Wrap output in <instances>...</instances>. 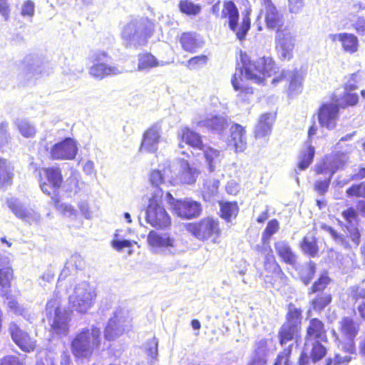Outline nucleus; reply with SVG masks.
<instances>
[{
  "label": "nucleus",
  "instance_id": "1",
  "mask_svg": "<svg viewBox=\"0 0 365 365\" xmlns=\"http://www.w3.org/2000/svg\"><path fill=\"white\" fill-rule=\"evenodd\" d=\"M242 68L236 72L232 78V85L237 91L245 92L247 94H252V89L248 87H244L241 82L242 76L251 80L255 83H264L266 77H269L277 73V68L272 58L262 57L256 60L246 62L245 57H242Z\"/></svg>",
  "mask_w": 365,
  "mask_h": 365
},
{
  "label": "nucleus",
  "instance_id": "2",
  "mask_svg": "<svg viewBox=\"0 0 365 365\" xmlns=\"http://www.w3.org/2000/svg\"><path fill=\"white\" fill-rule=\"evenodd\" d=\"M342 216L346 221V234L344 235L338 233L331 227L325 225L324 230H326L335 241V242L346 250L356 248L360 244L361 235L358 228L356 227L357 222V212L353 207H349L343 211Z\"/></svg>",
  "mask_w": 365,
  "mask_h": 365
},
{
  "label": "nucleus",
  "instance_id": "3",
  "mask_svg": "<svg viewBox=\"0 0 365 365\" xmlns=\"http://www.w3.org/2000/svg\"><path fill=\"white\" fill-rule=\"evenodd\" d=\"M152 34V24L148 19H135L123 29L121 37L127 48L140 47L146 45Z\"/></svg>",
  "mask_w": 365,
  "mask_h": 365
},
{
  "label": "nucleus",
  "instance_id": "4",
  "mask_svg": "<svg viewBox=\"0 0 365 365\" xmlns=\"http://www.w3.org/2000/svg\"><path fill=\"white\" fill-rule=\"evenodd\" d=\"M100 329L96 327L83 329L71 341V351L77 359H89L100 344Z\"/></svg>",
  "mask_w": 365,
  "mask_h": 365
},
{
  "label": "nucleus",
  "instance_id": "5",
  "mask_svg": "<svg viewBox=\"0 0 365 365\" xmlns=\"http://www.w3.org/2000/svg\"><path fill=\"white\" fill-rule=\"evenodd\" d=\"M96 293L94 287L88 282L82 281L76 284L68 294L71 308L79 314H86L94 305Z\"/></svg>",
  "mask_w": 365,
  "mask_h": 365
},
{
  "label": "nucleus",
  "instance_id": "6",
  "mask_svg": "<svg viewBox=\"0 0 365 365\" xmlns=\"http://www.w3.org/2000/svg\"><path fill=\"white\" fill-rule=\"evenodd\" d=\"M46 313L53 332L60 336H66L69 331L71 313L60 307L57 296L47 302Z\"/></svg>",
  "mask_w": 365,
  "mask_h": 365
},
{
  "label": "nucleus",
  "instance_id": "7",
  "mask_svg": "<svg viewBox=\"0 0 365 365\" xmlns=\"http://www.w3.org/2000/svg\"><path fill=\"white\" fill-rule=\"evenodd\" d=\"M147 242L152 250L156 253L176 255L185 250V247L180 240L170 237L166 233L150 231L148 235Z\"/></svg>",
  "mask_w": 365,
  "mask_h": 365
},
{
  "label": "nucleus",
  "instance_id": "8",
  "mask_svg": "<svg viewBox=\"0 0 365 365\" xmlns=\"http://www.w3.org/2000/svg\"><path fill=\"white\" fill-rule=\"evenodd\" d=\"M187 230L198 240H210L213 243H216L221 235L218 220L211 217H204L197 222L188 224Z\"/></svg>",
  "mask_w": 365,
  "mask_h": 365
},
{
  "label": "nucleus",
  "instance_id": "9",
  "mask_svg": "<svg viewBox=\"0 0 365 365\" xmlns=\"http://www.w3.org/2000/svg\"><path fill=\"white\" fill-rule=\"evenodd\" d=\"M222 18L228 19L230 29L235 34L239 40L245 39L250 29V19L248 15L243 16L241 24H239L238 9L233 1H227L224 2Z\"/></svg>",
  "mask_w": 365,
  "mask_h": 365
},
{
  "label": "nucleus",
  "instance_id": "10",
  "mask_svg": "<svg viewBox=\"0 0 365 365\" xmlns=\"http://www.w3.org/2000/svg\"><path fill=\"white\" fill-rule=\"evenodd\" d=\"M132 318L128 309L118 308L105 328V338L113 340L131 328Z\"/></svg>",
  "mask_w": 365,
  "mask_h": 365
},
{
  "label": "nucleus",
  "instance_id": "11",
  "mask_svg": "<svg viewBox=\"0 0 365 365\" xmlns=\"http://www.w3.org/2000/svg\"><path fill=\"white\" fill-rule=\"evenodd\" d=\"M162 197H152L146 210V221L155 228H165L170 225V217L162 205Z\"/></svg>",
  "mask_w": 365,
  "mask_h": 365
},
{
  "label": "nucleus",
  "instance_id": "12",
  "mask_svg": "<svg viewBox=\"0 0 365 365\" xmlns=\"http://www.w3.org/2000/svg\"><path fill=\"white\" fill-rule=\"evenodd\" d=\"M91 58L93 65L90 68L89 73L96 79H103L105 77L118 75L123 72L121 68L106 64V62L109 58V56L104 51H96Z\"/></svg>",
  "mask_w": 365,
  "mask_h": 365
},
{
  "label": "nucleus",
  "instance_id": "13",
  "mask_svg": "<svg viewBox=\"0 0 365 365\" xmlns=\"http://www.w3.org/2000/svg\"><path fill=\"white\" fill-rule=\"evenodd\" d=\"M274 41L279 58L282 61L292 59L295 46V37L290 28L284 26L282 29L277 30Z\"/></svg>",
  "mask_w": 365,
  "mask_h": 365
},
{
  "label": "nucleus",
  "instance_id": "14",
  "mask_svg": "<svg viewBox=\"0 0 365 365\" xmlns=\"http://www.w3.org/2000/svg\"><path fill=\"white\" fill-rule=\"evenodd\" d=\"M38 175L40 187L48 195L56 192L61 185L63 179L58 168H42L38 171Z\"/></svg>",
  "mask_w": 365,
  "mask_h": 365
},
{
  "label": "nucleus",
  "instance_id": "15",
  "mask_svg": "<svg viewBox=\"0 0 365 365\" xmlns=\"http://www.w3.org/2000/svg\"><path fill=\"white\" fill-rule=\"evenodd\" d=\"M304 76L301 71L297 69L282 71L277 77H274L272 83L275 84L281 81H286L289 83L287 93L290 97L295 96L302 91V82Z\"/></svg>",
  "mask_w": 365,
  "mask_h": 365
},
{
  "label": "nucleus",
  "instance_id": "16",
  "mask_svg": "<svg viewBox=\"0 0 365 365\" xmlns=\"http://www.w3.org/2000/svg\"><path fill=\"white\" fill-rule=\"evenodd\" d=\"M262 9L260 15L264 18L266 26L269 29H282L284 16L271 0H261Z\"/></svg>",
  "mask_w": 365,
  "mask_h": 365
},
{
  "label": "nucleus",
  "instance_id": "17",
  "mask_svg": "<svg viewBox=\"0 0 365 365\" xmlns=\"http://www.w3.org/2000/svg\"><path fill=\"white\" fill-rule=\"evenodd\" d=\"M347 160V155L343 153L331 154L318 163L315 170L317 174L329 175V178H331L337 170L343 168Z\"/></svg>",
  "mask_w": 365,
  "mask_h": 365
},
{
  "label": "nucleus",
  "instance_id": "18",
  "mask_svg": "<svg viewBox=\"0 0 365 365\" xmlns=\"http://www.w3.org/2000/svg\"><path fill=\"white\" fill-rule=\"evenodd\" d=\"M200 174L199 170L188 163L187 160L179 161V170L175 177L171 176L169 184L176 185L178 183L192 185L196 182Z\"/></svg>",
  "mask_w": 365,
  "mask_h": 365
},
{
  "label": "nucleus",
  "instance_id": "19",
  "mask_svg": "<svg viewBox=\"0 0 365 365\" xmlns=\"http://www.w3.org/2000/svg\"><path fill=\"white\" fill-rule=\"evenodd\" d=\"M161 134L162 128L159 123L150 126L143 133L140 151L151 153L156 152L161 139Z\"/></svg>",
  "mask_w": 365,
  "mask_h": 365
},
{
  "label": "nucleus",
  "instance_id": "20",
  "mask_svg": "<svg viewBox=\"0 0 365 365\" xmlns=\"http://www.w3.org/2000/svg\"><path fill=\"white\" fill-rule=\"evenodd\" d=\"M299 329L291 326L289 324H284L279 332V341L282 346H285L288 344L287 348L279 353L277 356L284 355L287 359V365H292L289 358L292 353V347L297 343V336Z\"/></svg>",
  "mask_w": 365,
  "mask_h": 365
},
{
  "label": "nucleus",
  "instance_id": "21",
  "mask_svg": "<svg viewBox=\"0 0 365 365\" xmlns=\"http://www.w3.org/2000/svg\"><path fill=\"white\" fill-rule=\"evenodd\" d=\"M9 331L14 342L24 351L31 352L36 347V340L21 329L16 323H11Z\"/></svg>",
  "mask_w": 365,
  "mask_h": 365
},
{
  "label": "nucleus",
  "instance_id": "22",
  "mask_svg": "<svg viewBox=\"0 0 365 365\" xmlns=\"http://www.w3.org/2000/svg\"><path fill=\"white\" fill-rule=\"evenodd\" d=\"M77 152L76 143L72 138H68L53 146L51 156L55 160H72Z\"/></svg>",
  "mask_w": 365,
  "mask_h": 365
},
{
  "label": "nucleus",
  "instance_id": "23",
  "mask_svg": "<svg viewBox=\"0 0 365 365\" xmlns=\"http://www.w3.org/2000/svg\"><path fill=\"white\" fill-rule=\"evenodd\" d=\"M175 213L182 219L190 220L201 215L202 205L200 202L191 199L177 201L174 207Z\"/></svg>",
  "mask_w": 365,
  "mask_h": 365
},
{
  "label": "nucleus",
  "instance_id": "24",
  "mask_svg": "<svg viewBox=\"0 0 365 365\" xmlns=\"http://www.w3.org/2000/svg\"><path fill=\"white\" fill-rule=\"evenodd\" d=\"M339 106L336 103H324L318 112V120L322 127L329 130L333 129L336 125Z\"/></svg>",
  "mask_w": 365,
  "mask_h": 365
},
{
  "label": "nucleus",
  "instance_id": "25",
  "mask_svg": "<svg viewBox=\"0 0 365 365\" xmlns=\"http://www.w3.org/2000/svg\"><path fill=\"white\" fill-rule=\"evenodd\" d=\"M199 127H204L211 132L221 134L229 126L228 120L223 115L207 114L205 118L199 120H195Z\"/></svg>",
  "mask_w": 365,
  "mask_h": 365
},
{
  "label": "nucleus",
  "instance_id": "26",
  "mask_svg": "<svg viewBox=\"0 0 365 365\" xmlns=\"http://www.w3.org/2000/svg\"><path fill=\"white\" fill-rule=\"evenodd\" d=\"M7 204L15 215L29 222V224L37 223L41 218L38 213L34 210L27 209L16 198H11L7 200Z\"/></svg>",
  "mask_w": 365,
  "mask_h": 365
},
{
  "label": "nucleus",
  "instance_id": "27",
  "mask_svg": "<svg viewBox=\"0 0 365 365\" xmlns=\"http://www.w3.org/2000/svg\"><path fill=\"white\" fill-rule=\"evenodd\" d=\"M317 341H327L326 331L322 321L318 319H312L307 329L305 350L303 352L307 354L309 343Z\"/></svg>",
  "mask_w": 365,
  "mask_h": 365
},
{
  "label": "nucleus",
  "instance_id": "28",
  "mask_svg": "<svg viewBox=\"0 0 365 365\" xmlns=\"http://www.w3.org/2000/svg\"><path fill=\"white\" fill-rule=\"evenodd\" d=\"M170 173V170L168 168L164 169L163 173L159 170H153L150 171L148 175V180L154 190L152 197L157 198L163 197V191L160 186L167 182L169 183V180L171 179V176H168V173Z\"/></svg>",
  "mask_w": 365,
  "mask_h": 365
},
{
  "label": "nucleus",
  "instance_id": "29",
  "mask_svg": "<svg viewBox=\"0 0 365 365\" xmlns=\"http://www.w3.org/2000/svg\"><path fill=\"white\" fill-rule=\"evenodd\" d=\"M229 145L232 146L236 152H242L247 147L246 130L241 125L235 123L230 128Z\"/></svg>",
  "mask_w": 365,
  "mask_h": 365
},
{
  "label": "nucleus",
  "instance_id": "30",
  "mask_svg": "<svg viewBox=\"0 0 365 365\" xmlns=\"http://www.w3.org/2000/svg\"><path fill=\"white\" fill-rule=\"evenodd\" d=\"M180 43L182 48L187 52L194 53L204 46L201 36L195 32H185L181 34Z\"/></svg>",
  "mask_w": 365,
  "mask_h": 365
},
{
  "label": "nucleus",
  "instance_id": "31",
  "mask_svg": "<svg viewBox=\"0 0 365 365\" xmlns=\"http://www.w3.org/2000/svg\"><path fill=\"white\" fill-rule=\"evenodd\" d=\"M330 38L333 41H339L341 42L344 51L349 53H354L357 51L359 47V41L357 37L349 33H339L330 34Z\"/></svg>",
  "mask_w": 365,
  "mask_h": 365
},
{
  "label": "nucleus",
  "instance_id": "32",
  "mask_svg": "<svg viewBox=\"0 0 365 365\" xmlns=\"http://www.w3.org/2000/svg\"><path fill=\"white\" fill-rule=\"evenodd\" d=\"M178 138L180 139L179 146L182 148V143H185L193 148L199 149L204 148V144L200 135L190 128L185 127L178 132Z\"/></svg>",
  "mask_w": 365,
  "mask_h": 365
},
{
  "label": "nucleus",
  "instance_id": "33",
  "mask_svg": "<svg viewBox=\"0 0 365 365\" xmlns=\"http://www.w3.org/2000/svg\"><path fill=\"white\" fill-rule=\"evenodd\" d=\"M275 116L272 113H266L262 114L259 117L258 123L255 127V136L257 138H262L269 135L272 132V128Z\"/></svg>",
  "mask_w": 365,
  "mask_h": 365
},
{
  "label": "nucleus",
  "instance_id": "34",
  "mask_svg": "<svg viewBox=\"0 0 365 365\" xmlns=\"http://www.w3.org/2000/svg\"><path fill=\"white\" fill-rule=\"evenodd\" d=\"M274 248L277 254L283 262L289 264H294L296 262L297 256L287 242L279 240L275 242Z\"/></svg>",
  "mask_w": 365,
  "mask_h": 365
},
{
  "label": "nucleus",
  "instance_id": "35",
  "mask_svg": "<svg viewBox=\"0 0 365 365\" xmlns=\"http://www.w3.org/2000/svg\"><path fill=\"white\" fill-rule=\"evenodd\" d=\"M138 61V71L140 72H148L153 68L166 65V63L159 61L150 53L139 54Z\"/></svg>",
  "mask_w": 365,
  "mask_h": 365
},
{
  "label": "nucleus",
  "instance_id": "36",
  "mask_svg": "<svg viewBox=\"0 0 365 365\" xmlns=\"http://www.w3.org/2000/svg\"><path fill=\"white\" fill-rule=\"evenodd\" d=\"M315 150L310 140H307L301 150L299 156L298 168L301 170H306L313 161Z\"/></svg>",
  "mask_w": 365,
  "mask_h": 365
},
{
  "label": "nucleus",
  "instance_id": "37",
  "mask_svg": "<svg viewBox=\"0 0 365 365\" xmlns=\"http://www.w3.org/2000/svg\"><path fill=\"white\" fill-rule=\"evenodd\" d=\"M200 150H203L204 156L208 165L210 171H214L217 165L220 163L222 158L221 152L205 145H204V148Z\"/></svg>",
  "mask_w": 365,
  "mask_h": 365
},
{
  "label": "nucleus",
  "instance_id": "38",
  "mask_svg": "<svg viewBox=\"0 0 365 365\" xmlns=\"http://www.w3.org/2000/svg\"><path fill=\"white\" fill-rule=\"evenodd\" d=\"M340 330L346 339H355L359 331V325L350 317H344L340 322Z\"/></svg>",
  "mask_w": 365,
  "mask_h": 365
},
{
  "label": "nucleus",
  "instance_id": "39",
  "mask_svg": "<svg viewBox=\"0 0 365 365\" xmlns=\"http://www.w3.org/2000/svg\"><path fill=\"white\" fill-rule=\"evenodd\" d=\"M13 173L6 160L0 158V187L7 186L11 182Z\"/></svg>",
  "mask_w": 365,
  "mask_h": 365
},
{
  "label": "nucleus",
  "instance_id": "40",
  "mask_svg": "<svg viewBox=\"0 0 365 365\" xmlns=\"http://www.w3.org/2000/svg\"><path fill=\"white\" fill-rule=\"evenodd\" d=\"M221 217L230 222L232 217H235L238 213L239 208L236 202H220Z\"/></svg>",
  "mask_w": 365,
  "mask_h": 365
},
{
  "label": "nucleus",
  "instance_id": "41",
  "mask_svg": "<svg viewBox=\"0 0 365 365\" xmlns=\"http://www.w3.org/2000/svg\"><path fill=\"white\" fill-rule=\"evenodd\" d=\"M303 252L309 256L314 257L319 252L317 240L313 236H305L301 245Z\"/></svg>",
  "mask_w": 365,
  "mask_h": 365
},
{
  "label": "nucleus",
  "instance_id": "42",
  "mask_svg": "<svg viewBox=\"0 0 365 365\" xmlns=\"http://www.w3.org/2000/svg\"><path fill=\"white\" fill-rule=\"evenodd\" d=\"M180 11L188 16H196L201 11V6L190 0H181L179 3Z\"/></svg>",
  "mask_w": 365,
  "mask_h": 365
},
{
  "label": "nucleus",
  "instance_id": "43",
  "mask_svg": "<svg viewBox=\"0 0 365 365\" xmlns=\"http://www.w3.org/2000/svg\"><path fill=\"white\" fill-rule=\"evenodd\" d=\"M115 239L111 242V246L117 251H122L124 248H130L136 242L123 239L121 230H116L114 235Z\"/></svg>",
  "mask_w": 365,
  "mask_h": 365
},
{
  "label": "nucleus",
  "instance_id": "44",
  "mask_svg": "<svg viewBox=\"0 0 365 365\" xmlns=\"http://www.w3.org/2000/svg\"><path fill=\"white\" fill-rule=\"evenodd\" d=\"M6 303L11 312L17 315L22 316L26 319H29V314L28 309L19 305L18 302L14 298L11 297H7Z\"/></svg>",
  "mask_w": 365,
  "mask_h": 365
},
{
  "label": "nucleus",
  "instance_id": "45",
  "mask_svg": "<svg viewBox=\"0 0 365 365\" xmlns=\"http://www.w3.org/2000/svg\"><path fill=\"white\" fill-rule=\"evenodd\" d=\"M20 133L26 138H34L36 133L35 126L26 120H21L16 123Z\"/></svg>",
  "mask_w": 365,
  "mask_h": 365
},
{
  "label": "nucleus",
  "instance_id": "46",
  "mask_svg": "<svg viewBox=\"0 0 365 365\" xmlns=\"http://www.w3.org/2000/svg\"><path fill=\"white\" fill-rule=\"evenodd\" d=\"M25 62L26 63V68L25 71L26 76H36L41 73V62L39 59L29 56L26 58Z\"/></svg>",
  "mask_w": 365,
  "mask_h": 365
},
{
  "label": "nucleus",
  "instance_id": "47",
  "mask_svg": "<svg viewBox=\"0 0 365 365\" xmlns=\"http://www.w3.org/2000/svg\"><path fill=\"white\" fill-rule=\"evenodd\" d=\"M219 181L215 179L207 180L203 185V197L205 200H210L212 196L217 194L219 187Z\"/></svg>",
  "mask_w": 365,
  "mask_h": 365
},
{
  "label": "nucleus",
  "instance_id": "48",
  "mask_svg": "<svg viewBox=\"0 0 365 365\" xmlns=\"http://www.w3.org/2000/svg\"><path fill=\"white\" fill-rule=\"evenodd\" d=\"M321 341H312L310 357L313 363L321 360L326 354V348L320 343Z\"/></svg>",
  "mask_w": 365,
  "mask_h": 365
},
{
  "label": "nucleus",
  "instance_id": "49",
  "mask_svg": "<svg viewBox=\"0 0 365 365\" xmlns=\"http://www.w3.org/2000/svg\"><path fill=\"white\" fill-rule=\"evenodd\" d=\"M331 302V296L328 293H322L318 294L312 300L313 309L317 311H321L325 308Z\"/></svg>",
  "mask_w": 365,
  "mask_h": 365
},
{
  "label": "nucleus",
  "instance_id": "50",
  "mask_svg": "<svg viewBox=\"0 0 365 365\" xmlns=\"http://www.w3.org/2000/svg\"><path fill=\"white\" fill-rule=\"evenodd\" d=\"M279 230V223L277 220H272L269 221L262 233V241L264 244L269 242L270 237Z\"/></svg>",
  "mask_w": 365,
  "mask_h": 365
},
{
  "label": "nucleus",
  "instance_id": "51",
  "mask_svg": "<svg viewBox=\"0 0 365 365\" xmlns=\"http://www.w3.org/2000/svg\"><path fill=\"white\" fill-rule=\"evenodd\" d=\"M330 282V278L327 274H323L310 287L309 295L322 292Z\"/></svg>",
  "mask_w": 365,
  "mask_h": 365
},
{
  "label": "nucleus",
  "instance_id": "52",
  "mask_svg": "<svg viewBox=\"0 0 365 365\" xmlns=\"http://www.w3.org/2000/svg\"><path fill=\"white\" fill-rule=\"evenodd\" d=\"M287 319V321L284 324H289L292 327L294 326L295 328L299 329L301 321V311L294 307L289 306Z\"/></svg>",
  "mask_w": 365,
  "mask_h": 365
},
{
  "label": "nucleus",
  "instance_id": "53",
  "mask_svg": "<svg viewBox=\"0 0 365 365\" xmlns=\"http://www.w3.org/2000/svg\"><path fill=\"white\" fill-rule=\"evenodd\" d=\"M13 277L12 270L9 268L0 269V287L2 292H7L10 287V282Z\"/></svg>",
  "mask_w": 365,
  "mask_h": 365
},
{
  "label": "nucleus",
  "instance_id": "54",
  "mask_svg": "<svg viewBox=\"0 0 365 365\" xmlns=\"http://www.w3.org/2000/svg\"><path fill=\"white\" fill-rule=\"evenodd\" d=\"M316 272V264L314 262L310 261L308 265L304 267L301 273V279L304 284H308L314 276Z\"/></svg>",
  "mask_w": 365,
  "mask_h": 365
},
{
  "label": "nucleus",
  "instance_id": "55",
  "mask_svg": "<svg viewBox=\"0 0 365 365\" xmlns=\"http://www.w3.org/2000/svg\"><path fill=\"white\" fill-rule=\"evenodd\" d=\"M208 58L205 55L196 56L191 58L187 63V67L190 70L197 69L206 65Z\"/></svg>",
  "mask_w": 365,
  "mask_h": 365
},
{
  "label": "nucleus",
  "instance_id": "56",
  "mask_svg": "<svg viewBox=\"0 0 365 365\" xmlns=\"http://www.w3.org/2000/svg\"><path fill=\"white\" fill-rule=\"evenodd\" d=\"M268 353L267 349V341L266 339H260L256 344L255 346L254 356L264 358L267 359Z\"/></svg>",
  "mask_w": 365,
  "mask_h": 365
},
{
  "label": "nucleus",
  "instance_id": "57",
  "mask_svg": "<svg viewBox=\"0 0 365 365\" xmlns=\"http://www.w3.org/2000/svg\"><path fill=\"white\" fill-rule=\"evenodd\" d=\"M352 357L350 355H341L336 354L334 357H330L327 359L326 365H349Z\"/></svg>",
  "mask_w": 365,
  "mask_h": 365
},
{
  "label": "nucleus",
  "instance_id": "58",
  "mask_svg": "<svg viewBox=\"0 0 365 365\" xmlns=\"http://www.w3.org/2000/svg\"><path fill=\"white\" fill-rule=\"evenodd\" d=\"M55 206L58 210H60L63 213L64 216L70 217L71 219L76 218L77 215V212L71 205L66 203H60L58 201H56Z\"/></svg>",
  "mask_w": 365,
  "mask_h": 365
},
{
  "label": "nucleus",
  "instance_id": "59",
  "mask_svg": "<svg viewBox=\"0 0 365 365\" xmlns=\"http://www.w3.org/2000/svg\"><path fill=\"white\" fill-rule=\"evenodd\" d=\"M346 195L349 197H356L365 198V187L364 182L360 184L353 185L346 190Z\"/></svg>",
  "mask_w": 365,
  "mask_h": 365
},
{
  "label": "nucleus",
  "instance_id": "60",
  "mask_svg": "<svg viewBox=\"0 0 365 365\" xmlns=\"http://www.w3.org/2000/svg\"><path fill=\"white\" fill-rule=\"evenodd\" d=\"M158 341L156 338L153 337L148 340L145 344V350L148 356L151 360H155L158 356Z\"/></svg>",
  "mask_w": 365,
  "mask_h": 365
},
{
  "label": "nucleus",
  "instance_id": "61",
  "mask_svg": "<svg viewBox=\"0 0 365 365\" xmlns=\"http://www.w3.org/2000/svg\"><path fill=\"white\" fill-rule=\"evenodd\" d=\"M66 262L68 263V266H71L72 269L75 271L82 269L85 265L84 259L79 254L71 255Z\"/></svg>",
  "mask_w": 365,
  "mask_h": 365
},
{
  "label": "nucleus",
  "instance_id": "62",
  "mask_svg": "<svg viewBox=\"0 0 365 365\" xmlns=\"http://www.w3.org/2000/svg\"><path fill=\"white\" fill-rule=\"evenodd\" d=\"M35 6L34 2L30 0H27L24 2L21 9V15L24 18H28L31 19L34 15Z\"/></svg>",
  "mask_w": 365,
  "mask_h": 365
},
{
  "label": "nucleus",
  "instance_id": "63",
  "mask_svg": "<svg viewBox=\"0 0 365 365\" xmlns=\"http://www.w3.org/2000/svg\"><path fill=\"white\" fill-rule=\"evenodd\" d=\"M358 96L351 91H346L342 98V101L339 103L341 106H354L358 102Z\"/></svg>",
  "mask_w": 365,
  "mask_h": 365
},
{
  "label": "nucleus",
  "instance_id": "64",
  "mask_svg": "<svg viewBox=\"0 0 365 365\" xmlns=\"http://www.w3.org/2000/svg\"><path fill=\"white\" fill-rule=\"evenodd\" d=\"M327 175L328 177L326 179L323 180H318L314 185L315 190L321 195H324L327 192L329 187L331 178H329V175Z\"/></svg>",
  "mask_w": 365,
  "mask_h": 365
}]
</instances>
